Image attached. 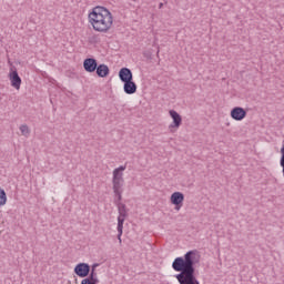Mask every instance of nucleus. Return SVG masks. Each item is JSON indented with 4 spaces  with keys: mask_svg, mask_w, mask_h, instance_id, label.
Returning a JSON list of instances; mask_svg holds the SVG:
<instances>
[{
    "mask_svg": "<svg viewBox=\"0 0 284 284\" xmlns=\"http://www.w3.org/2000/svg\"><path fill=\"white\" fill-rule=\"evenodd\" d=\"M201 261V255L197 250L189 251L183 257H175L172 262L174 272H180L175 275L180 284H201L196 278V263Z\"/></svg>",
    "mask_w": 284,
    "mask_h": 284,
    "instance_id": "f257e3e1",
    "label": "nucleus"
},
{
    "mask_svg": "<svg viewBox=\"0 0 284 284\" xmlns=\"http://www.w3.org/2000/svg\"><path fill=\"white\" fill-rule=\"evenodd\" d=\"M113 22L112 12L105 7H94L89 13V23L95 32H108Z\"/></svg>",
    "mask_w": 284,
    "mask_h": 284,
    "instance_id": "f03ea898",
    "label": "nucleus"
},
{
    "mask_svg": "<svg viewBox=\"0 0 284 284\" xmlns=\"http://www.w3.org/2000/svg\"><path fill=\"white\" fill-rule=\"evenodd\" d=\"M123 172H125V166L123 165L114 169L112 178L113 192H123V185L125 183V180L123 179Z\"/></svg>",
    "mask_w": 284,
    "mask_h": 284,
    "instance_id": "7ed1b4c3",
    "label": "nucleus"
},
{
    "mask_svg": "<svg viewBox=\"0 0 284 284\" xmlns=\"http://www.w3.org/2000/svg\"><path fill=\"white\" fill-rule=\"evenodd\" d=\"M118 212H119V217H118V240L119 243H121V236H123V223H125V219H128V206L123 203L118 202Z\"/></svg>",
    "mask_w": 284,
    "mask_h": 284,
    "instance_id": "20e7f679",
    "label": "nucleus"
},
{
    "mask_svg": "<svg viewBox=\"0 0 284 284\" xmlns=\"http://www.w3.org/2000/svg\"><path fill=\"white\" fill-rule=\"evenodd\" d=\"M73 272L80 278H85L87 276H90V264L83 262L79 263L74 266Z\"/></svg>",
    "mask_w": 284,
    "mask_h": 284,
    "instance_id": "39448f33",
    "label": "nucleus"
},
{
    "mask_svg": "<svg viewBox=\"0 0 284 284\" xmlns=\"http://www.w3.org/2000/svg\"><path fill=\"white\" fill-rule=\"evenodd\" d=\"M170 201L172 205H175V210H181L183 207V201H185V195L182 192H174L171 194Z\"/></svg>",
    "mask_w": 284,
    "mask_h": 284,
    "instance_id": "423d86ee",
    "label": "nucleus"
},
{
    "mask_svg": "<svg viewBox=\"0 0 284 284\" xmlns=\"http://www.w3.org/2000/svg\"><path fill=\"white\" fill-rule=\"evenodd\" d=\"M247 116V111L241 106H235L231 110V119L234 121H243Z\"/></svg>",
    "mask_w": 284,
    "mask_h": 284,
    "instance_id": "0eeeda50",
    "label": "nucleus"
},
{
    "mask_svg": "<svg viewBox=\"0 0 284 284\" xmlns=\"http://www.w3.org/2000/svg\"><path fill=\"white\" fill-rule=\"evenodd\" d=\"M9 81H11V87L16 90H21V77H19V72L17 69L10 71Z\"/></svg>",
    "mask_w": 284,
    "mask_h": 284,
    "instance_id": "6e6552de",
    "label": "nucleus"
},
{
    "mask_svg": "<svg viewBox=\"0 0 284 284\" xmlns=\"http://www.w3.org/2000/svg\"><path fill=\"white\" fill-rule=\"evenodd\" d=\"M99 65V62H97V59L94 58H87L83 61V68L85 70V72H97V68Z\"/></svg>",
    "mask_w": 284,
    "mask_h": 284,
    "instance_id": "1a4fd4ad",
    "label": "nucleus"
},
{
    "mask_svg": "<svg viewBox=\"0 0 284 284\" xmlns=\"http://www.w3.org/2000/svg\"><path fill=\"white\" fill-rule=\"evenodd\" d=\"M119 79H120V81H122V83H125L128 81H133L134 75L132 74V70H130L129 68H125V67L120 69Z\"/></svg>",
    "mask_w": 284,
    "mask_h": 284,
    "instance_id": "9d476101",
    "label": "nucleus"
},
{
    "mask_svg": "<svg viewBox=\"0 0 284 284\" xmlns=\"http://www.w3.org/2000/svg\"><path fill=\"white\" fill-rule=\"evenodd\" d=\"M169 114L171 116V119L173 120V123L170 124V129L172 128H181V124L183 123V118H181V114H179V112L174 111V110H170Z\"/></svg>",
    "mask_w": 284,
    "mask_h": 284,
    "instance_id": "9b49d317",
    "label": "nucleus"
},
{
    "mask_svg": "<svg viewBox=\"0 0 284 284\" xmlns=\"http://www.w3.org/2000/svg\"><path fill=\"white\" fill-rule=\"evenodd\" d=\"M123 91L125 94H136V82L134 80H129L128 82H123Z\"/></svg>",
    "mask_w": 284,
    "mask_h": 284,
    "instance_id": "f8f14e48",
    "label": "nucleus"
},
{
    "mask_svg": "<svg viewBox=\"0 0 284 284\" xmlns=\"http://www.w3.org/2000/svg\"><path fill=\"white\" fill-rule=\"evenodd\" d=\"M95 73L98 77H100V79H105V77L110 75V67L106 64H98Z\"/></svg>",
    "mask_w": 284,
    "mask_h": 284,
    "instance_id": "ddd939ff",
    "label": "nucleus"
},
{
    "mask_svg": "<svg viewBox=\"0 0 284 284\" xmlns=\"http://www.w3.org/2000/svg\"><path fill=\"white\" fill-rule=\"evenodd\" d=\"M8 202V195L6 194V191L0 187V206L6 205Z\"/></svg>",
    "mask_w": 284,
    "mask_h": 284,
    "instance_id": "4468645a",
    "label": "nucleus"
},
{
    "mask_svg": "<svg viewBox=\"0 0 284 284\" xmlns=\"http://www.w3.org/2000/svg\"><path fill=\"white\" fill-rule=\"evenodd\" d=\"M22 136H30V128L27 124L20 125Z\"/></svg>",
    "mask_w": 284,
    "mask_h": 284,
    "instance_id": "2eb2a0df",
    "label": "nucleus"
},
{
    "mask_svg": "<svg viewBox=\"0 0 284 284\" xmlns=\"http://www.w3.org/2000/svg\"><path fill=\"white\" fill-rule=\"evenodd\" d=\"M114 195H115V200H114V204L118 205V203H121V201H123V191H113Z\"/></svg>",
    "mask_w": 284,
    "mask_h": 284,
    "instance_id": "dca6fc26",
    "label": "nucleus"
},
{
    "mask_svg": "<svg viewBox=\"0 0 284 284\" xmlns=\"http://www.w3.org/2000/svg\"><path fill=\"white\" fill-rule=\"evenodd\" d=\"M85 278H88L89 281L91 278H97V271H94V268H90L89 275Z\"/></svg>",
    "mask_w": 284,
    "mask_h": 284,
    "instance_id": "f3484780",
    "label": "nucleus"
},
{
    "mask_svg": "<svg viewBox=\"0 0 284 284\" xmlns=\"http://www.w3.org/2000/svg\"><path fill=\"white\" fill-rule=\"evenodd\" d=\"M81 284H92V282L90 280H88V277H84L82 281H81Z\"/></svg>",
    "mask_w": 284,
    "mask_h": 284,
    "instance_id": "a211bd4d",
    "label": "nucleus"
},
{
    "mask_svg": "<svg viewBox=\"0 0 284 284\" xmlns=\"http://www.w3.org/2000/svg\"><path fill=\"white\" fill-rule=\"evenodd\" d=\"M91 284H99V277H93L90 280Z\"/></svg>",
    "mask_w": 284,
    "mask_h": 284,
    "instance_id": "6ab92c4d",
    "label": "nucleus"
},
{
    "mask_svg": "<svg viewBox=\"0 0 284 284\" xmlns=\"http://www.w3.org/2000/svg\"><path fill=\"white\" fill-rule=\"evenodd\" d=\"M97 267H99V264H93V265L91 266V270H93V272H97Z\"/></svg>",
    "mask_w": 284,
    "mask_h": 284,
    "instance_id": "aec40b11",
    "label": "nucleus"
},
{
    "mask_svg": "<svg viewBox=\"0 0 284 284\" xmlns=\"http://www.w3.org/2000/svg\"><path fill=\"white\" fill-rule=\"evenodd\" d=\"M161 8H163V2H160V4H159L160 10H161Z\"/></svg>",
    "mask_w": 284,
    "mask_h": 284,
    "instance_id": "412c9836",
    "label": "nucleus"
}]
</instances>
